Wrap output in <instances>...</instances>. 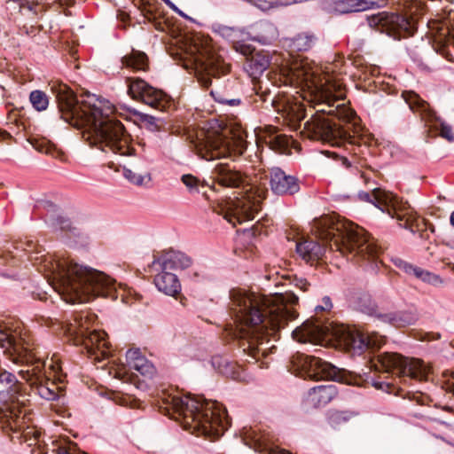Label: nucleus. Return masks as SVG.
Listing matches in <instances>:
<instances>
[{"instance_id": "obj_56", "label": "nucleus", "mask_w": 454, "mask_h": 454, "mask_svg": "<svg viewBox=\"0 0 454 454\" xmlns=\"http://www.w3.org/2000/svg\"><path fill=\"white\" fill-rule=\"evenodd\" d=\"M450 223L452 226H454V211L450 214Z\"/></svg>"}, {"instance_id": "obj_36", "label": "nucleus", "mask_w": 454, "mask_h": 454, "mask_svg": "<svg viewBox=\"0 0 454 454\" xmlns=\"http://www.w3.org/2000/svg\"><path fill=\"white\" fill-rule=\"evenodd\" d=\"M314 35L300 34L292 40V47L297 51H306L315 44Z\"/></svg>"}, {"instance_id": "obj_22", "label": "nucleus", "mask_w": 454, "mask_h": 454, "mask_svg": "<svg viewBox=\"0 0 454 454\" xmlns=\"http://www.w3.org/2000/svg\"><path fill=\"white\" fill-rule=\"evenodd\" d=\"M384 0H331V9L339 13L363 12L379 7Z\"/></svg>"}, {"instance_id": "obj_30", "label": "nucleus", "mask_w": 454, "mask_h": 454, "mask_svg": "<svg viewBox=\"0 0 454 454\" xmlns=\"http://www.w3.org/2000/svg\"><path fill=\"white\" fill-rule=\"evenodd\" d=\"M270 66V57L266 53L254 52L247 58L245 69L253 79L263 74Z\"/></svg>"}, {"instance_id": "obj_21", "label": "nucleus", "mask_w": 454, "mask_h": 454, "mask_svg": "<svg viewBox=\"0 0 454 454\" xmlns=\"http://www.w3.org/2000/svg\"><path fill=\"white\" fill-rule=\"evenodd\" d=\"M337 395L336 385L333 383L318 385L309 390L305 402L308 406L318 408L328 404Z\"/></svg>"}, {"instance_id": "obj_39", "label": "nucleus", "mask_w": 454, "mask_h": 454, "mask_svg": "<svg viewBox=\"0 0 454 454\" xmlns=\"http://www.w3.org/2000/svg\"><path fill=\"white\" fill-rule=\"evenodd\" d=\"M29 100L33 107L37 111H43L49 105V99L45 92L42 90H33L30 93Z\"/></svg>"}, {"instance_id": "obj_60", "label": "nucleus", "mask_w": 454, "mask_h": 454, "mask_svg": "<svg viewBox=\"0 0 454 454\" xmlns=\"http://www.w3.org/2000/svg\"><path fill=\"white\" fill-rule=\"evenodd\" d=\"M430 230H431V231H433V232L434 231V227H430Z\"/></svg>"}, {"instance_id": "obj_17", "label": "nucleus", "mask_w": 454, "mask_h": 454, "mask_svg": "<svg viewBox=\"0 0 454 454\" xmlns=\"http://www.w3.org/2000/svg\"><path fill=\"white\" fill-rule=\"evenodd\" d=\"M403 98L409 105L410 109L419 114L426 125L432 129L439 131V135L448 141H454L451 127L437 116L436 113L430 107L427 102L414 92H407L403 94Z\"/></svg>"}, {"instance_id": "obj_4", "label": "nucleus", "mask_w": 454, "mask_h": 454, "mask_svg": "<svg viewBox=\"0 0 454 454\" xmlns=\"http://www.w3.org/2000/svg\"><path fill=\"white\" fill-rule=\"evenodd\" d=\"M302 79L322 91L327 101L326 108L317 110L311 118L304 123L303 132L310 139L327 143L332 146L343 147L354 155L361 150L360 138L356 136L360 131L359 119L356 113L345 105L334 106V100L343 98L344 93L340 85L332 84L329 79L323 82L317 67H310L308 62L301 64ZM300 76V74H298Z\"/></svg>"}, {"instance_id": "obj_15", "label": "nucleus", "mask_w": 454, "mask_h": 454, "mask_svg": "<svg viewBox=\"0 0 454 454\" xmlns=\"http://www.w3.org/2000/svg\"><path fill=\"white\" fill-rule=\"evenodd\" d=\"M375 371L392 373L398 378L427 380L428 367L419 359L403 357L396 353H383L370 360Z\"/></svg>"}, {"instance_id": "obj_48", "label": "nucleus", "mask_w": 454, "mask_h": 454, "mask_svg": "<svg viewBox=\"0 0 454 454\" xmlns=\"http://www.w3.org/2000/svg\"><path fill=\"white\" fill-rule=\"evenodd\" d=\"M36 6L33 4H25L21 7V13L23 15L28 16L32 20L35 19L36 16Z\"/></svg>"}, {"instance_id": "obj_28", "label": "nucleus", "mask_w": 454, "mask_h": 454, "mask_svg": "<svg viewBox=\"0 0 454 454\" xmlns=\"http://www.w3.org/2000/svg\"><path fill=\"white\" fill-rule=\"evenodd\" d=\"M277 37V27L268 20H260L252 27L251 38L262 44H270Z\"/></svg>"}, {"instance_id": "obj_26", "label": "nucleus", "mask_w": 454, "mask_h": 454, "mask_svg": "<svg viewBox=\"0 0 454 454\" xmlns=\"http://www.w3.org/2000/svg\"><path fill=\"white\" fill-rule=\"evenodd\" d=\"M378 317L395 327H405L415 324L419 316L414 310H401L380 314Z\"/></svg>"}, {"instance_id": "obj_29", "label": "nucleus", "mask_w": 454, "mask_h": 454, "mask_svg": "<svg viewBox=\"0 0 454 454\" xmlns=\"http://www.w3.org/2000/svg\"><path fill=\"white\" fill-rule=\"evenodd\" d=\"M399 268L402 269L405 273L413 275L417 278L422 280L425 283L430 284L434 286H439L443 284V280L439 275L426 270L420 267L412 265L406 262H400Z\"/></svg>"}, {"instance_id": "obj_18", "label": "nucleus", "mask_w": 454, "mask_h": 454, "mask_svg": "<svg viewBox=\"0 0 454 454\" xmlns=\"http://www.w3.org/2000/svg\"><path fill=\"white\" fill-rule=\"evenodd\" d=\"M128 93L137 101L163 111L169 105V97L140 78H127Z\"/></svg>"}, {"instance_id": "obj_54", "label": "nucleus", "mask_w": 454, "mask_h": 454, "mask_svg": "<svg viewBox=\"0 0 454 454\" xmlns=\"http://www.w3.org/2000/svg\"><path fill=\"white\" fill-rule=\"evenodd\" d=\"M10 137H11V136H10V134H9V133H7L6 131H4V130H1V129H0V138H2V139H5V138Z\"/></svg>"}, {"instance_id": "obj_27", "label": "nucleus", "mask_w": 454, "mask_h": 454, "mask_svg": "<svg viewBox=\"0 0 454 454\" xmlns=\"http://www.w3.org/2000/svg\"><path fill=\"white\" fill-rule=\"evenodd\" d=\"M154 285L160 292L165 294L175 296L181 290V285L177 277L162 270V271L154 277Z\"/></svg>"}, {"instance_id": "obj_20", "label": "nucleus", "mask_w": 454, "mask_h": 454, "mask_svg": "<svg viewBox=\"0 0 454 454\" xmlns=\"http://www.w3.org/2000/svg\"><path fill=\"white\" fill-rule=\"evenodd\" d=\"M255 98L254 102L259 100L262 103L270 102V106L278 112H282L292 121H301L303 118L302 108L300 105H291L288 101H277L275 98H270V91L265 88L263 89L261 84L254 85Z\"/></svg>"}, {"instance_id": "obj_58", "label": "nucleus", "mask_w": 454, "mask_h": 454, "mask_svg": "<svg viewBox=\"0 0 454 454\" xmlns=\"http://www.w3.org/2000/svg\"><path fill=\"white\" fill-rule=\"evenodd\" d=\"M265 364H266V363L262 362V364L259 366L263 367Z\"/></svg>"}, {"instance_id": "obj_52", "label": "nucleus", "mask_w": 454, "mask_h": 454, "mask_svg": "<svg viewBox=\"0 0 454 454\" xmlns=\"http://www.w3.org/2000/svg\"><path fill=\"white\" fill-rule=\"evenodd\" d=\"M165 4L172 9L174 12L181 15L182 17H184L185 15L170 1V0H163Z\"/></svg>"}, {"instance_id": "obj_9", "label": "nucleus", "mask_w": 454, "mask_h": 454, "mask_svg": "<svg viewBox=\"0 0 454 454\" xmlns=\"http://www.w3.org/2000/svg\"><path fill=\"white\" fill-rule=\"evenodd\" d=\"M212 175L221 186L242 190L234 198H229L220 205L219 214L233 226L253 220L261 209L265 192L251 184L247 176L228 163L216 164Z\"/></svg>"}, {"instance_id": "obj_25", "label": "nucleus", "mask_w": 454, "mask_h": 454, "mask_svg": "<svg viewBox=\"0 0 454 454\" xmlns=\"http://www.w3.org/2000/svg\"><path fill=\"white\" fill-rule=\"evenodd\" d=\"M295 247L299 256L307 262H313L321 259L325 253L324 246L311 239L297 242Z\"/></svg>"}, {"instance_id": "obj_35", "label": "nucleus", "mask_w": 454, "mask_h": 454, "mask_svg": "<svg viewBox=\"0 0 454 454\" xmlns=\"http://www.w3.org/2000/svg\"><path fill=\"white\" fill-rule=\"evenodd\" d=\"M210 95L215 102L222 105L238 106L241 104L240 98L235 97V95L228 90L213 89L210 90Z\"/></svg>"}, {"instance_id": "obj_32", "label": "nucleus", "mask_w": 454, "mask_h": 454, "mask_svg": "<svg viewBox=\"0 0 454 454\" xmlns=\"http://www.w3.org/2000/svg\"><path fill=\"white\" fill-rule=\"evenodd\" d=\"M254 435H251L253 440V448L259 452H269L270 454H292L291 452L280 449L278 446H274L270 439L265 434H257L253 432Z\"/></svg>"}, {"instance_id": "obj_62", "label": "nucleus", "mask_w": 454, "mask_h": 454, "mask_svg": "<svg viewBox=\"0 0 454 454\" xmlns=\"http://www.w3.org/2000/svg\"><path fill=\"white\" fill-rule=\"evenodd\" d=\"M452 270L454 271V265L452 266Z\"/></svg>"}, {"instance_id": "obj_19", "label": "nucleus", "mask_w": 454, "mask_h": 454, "mask_svg": "<svg viewBox=\"0 0 454 454\" xmlns=\"http://www.w3.org/2000/svg\"><path fill=\"white\" fill-rule=\"evenodd\" d=\"M269 183L272 193L278 196H293L300 191L299 179L287 175L278 167L269 168Z\"/></svg>"}, {"instance_id": "obj_6", "label": "nucleus", "mask_w": 454, "mask_h": 454, "mask_svg": "<svg viewBox=\"0 0 454 454\" xmlns=\"http://www.w3.org/2000/svg\"><path fill=\"white\" fill-rule=\"evenodd\" d=\"M0 347L4 353L10 355L13 363L25 366L19 374L38 395L48 401L59 398L62 387L59 386L57 381L63 383V380L56 372L55 379L51 380L45 371L46 361L38 355L37 349L26 334L0 325Z\"/></svg>"}, {"instance_id": "obj_8", "label": "nucleus", "mask_w": 454, "mask_h": 454, "mask_svg": "<svg viewBox=\"0 0 454 454\" xmlns=\"http://www.w3.org/2000/svg\"><path fill=\"white\" fill-rule=\"evenodd\" d=\"M317 236L333 251L350 260L374 259L380 247L362 227L344 219L325 216L315 221Z\"/></svg>"}, {"instance_id": "obj_59", "label": "nucleus", "mask_w": 454, "mask_h": 454, "mask_svg": "<svg viewBox=\"0 0 454 454\" xmlns=\"http://www.w3.org/2000/svg\"><path fill=\"white\" fill-rule=\"evenodd\" d=\"M451 248H454V243L449 245Z\"/></svg>"}, {"instance_id": "obj_50", "label": "nucleus", "mask_w": 454, "mask_h": 454, "mask_svg": "<svg viewBox=\"0 0 454 454\" xmlns=\"http://www.w3.org/2000/svg\"><path fill=\"white\" fill-rule=\"evenodd\" d=\"M294 286L300 290L306 292L309 290L310 284L305 278H295Z\"/></svg>"}, {"instance_id": "obj_23", "label": "nucleus", "mask_w": 454, "mask_h": 454, "mask_svg": "<svg viewBox=\"0 0 454 454\" xmlns=\"http://www.w3.org/2000/svg\"><path fill=\"white\" fill-rule=\"evenodd\" d=\"M127 364L130 370H134L144 377L151 378L155 368L153 364L142 355L140 349L130 348L126 352Z\"/></svg>"}, {"instance_id": "obj_47", "label": "nucleus", "mask_w": 454, "mask_h": 454, "mask_svg": "<svg viewBox=\"0 0 454 454\" xmlns=\"http://www.w3.org/2000/svg\"><path fill=\"white\" fill-rule=\"evenodd\" d=\"M35 148L47 154H53L56 152V148L48 142H42L38 145H35Z\"/></svg>"}, {"instance_id": "obj_10", "label": "nucleus", "mask_w": 454, "mask_h": 454, "mask_svg": "<svg viewBox=\"0 0 454 454\" xmlns=\"http://www.w3.org/2000/svg\"><path fill=\"white\" fill-rule=\"evenodd\" d=\"M327 334L335 338L339 346L353 356L362 355L367 349L379 348L384 339L378 333L364 334L360 330L344 325H323L317 321L309 319L296 327L292 336L301 343H321Z\"/></svg>"}, {"instance_id": "obj_34", "label": "nucleus", "mask_w": 454, "mask_h": 454, "mask_svg": "<svg viewBox=\"0 0 454 454\" xmlns=\"http://www.w3.org/2000/svg\"><path fill=\"white\" fill-rule=\"evenodd\" d=\"M213 31L232 43V46L246 37L245 32L235 27H229L223 24H215Z\"/></svg>"}, {"instance_id": "obj_61", "label": "nucleus", "mask_w": 454, "mask_h": 454, "mask_svg": "<svg viewBox=\"0 0 454 454\" xmlns=\"http://www.w3.org/2000/svg\"><path fill=\"white\" fill-rule=\"evenodd\" d=\"M39 299L43 300V299H45V297L44 296L43 297V296H39Z\"/></svg>"}, {"instance_id": "obj_55", "label": "nucleus", "mask_w": 454, "mask_h": 454, "mask_svg": "<svg viewBox=\"0 0 454 454\" xmlns=\"http://www.w3.org/2000/svg\"><path fill=\"white\" fill-rule=\"evenodd\" d=\"M302 0H286L284 2L285 4H295V3H298V2H301Z\"/></svg>"}, {"instance_id": "obj_3", "label": "nucleus", "mask_w": 454, "mask_h": 454, "mask_svg": "<svg viewBox=\"0 0 454 454\" xmlns=\"http://www.w3.org/2000/svg\"><path fill=\"white\" fill-rule=\"evenodd\" d=\"M61 118L77 129L90 146L123 156L134 155L130 137L123 124L114 114L115 108L107 99L95 94L77 98L66 84L52 86Z\"/></svg>"}, {"instance_id": "obj_49", "label": "nucleus", "mask_w": 454, "mask_h": 454, "mask_svg": "<svg viewBox=\"0 0 454 454\" xmlns=\"http://www.w3.org/2000/svg\"><path fill=\"white\" fill-rule=\"evenodd\" d=\"M278 148H284L287 145V137L286 136L278 135L275 136L270 142Z\"/></svg>"}, {"instance_id": "obj_24", "label": "nucleus", "mask_w": 454, "mask_h": 454, "mask_svg": "<svg viewBox=\"0 0 454 454\" xmlns=\"http://www.w3.org/2000/svg\"><path fill=\"white\" fill-rule=\"evenodd\" d=\"M156 262L160 264L162 270H185L192 265V261L191 257L180 251L170 250L153 261V264Z\"/></svg>"}, {"instance_id": "obj_14", "label": "nucleus", "mask_w": 454, "mask_h": 454, "mask_svg": "<svg viewBox=\"0 0 454 454\" xmlns=\"http://www.w3.org/2000/svg\"><path fill=\"white\" fill-rule=\"evenodd\" d=\"M358 198L363 201L373 204L382 212H387L392 218H396L401 227L414 232L412 227L417 218L413 209L396 195L380 188H375L372 193L360 192Z\"/></svg>"}, {"instance_id": "obj_2", "label": "nucleus", "mask_w": 454, "mask_h": 454, "mask_svg": "<svg viewBox=\"0 0 454 454\" xmlns=\"http://www.w3.org/2000/svg\"><path fill=\"white\" fill-rule=\"evenodd\" d=\"M15 252L7 251L2 257L3 263L18 267L26 255L27 259L42 272L51 287L68 303L87 302L95 296L116 299L115 281L102 271L59 259L51 254H42L41 248L33 239L20 240Z\"/></svg>"}, {"instance_id": "obj_12", "label": "nucleus", "mask_w": 454, "mask_h": 454, "mask_svg": "<svg viewBox=\"0 0 454 454\" xmlns=\"http://www.w3.org/2000/svg\"><path fill=\"white\" fill-rule=\"evenodd\" d=\"M212 40L204 35H195L187 51L196 65L198 82L204 88H208L212 76L227 74L231 66L218 55L211 43Z\"/></svg>"}, {"instance_id": "obj_37", "label": "nucleus", "mask_w": 454, "mask_h": 454, "mask_svg": "<svg viewBox=\"0 0 454 454\" xmlns=\"http://www.w3.org/2000/svg\"><path fill=\"white\" fill-rule=\"evenodd\" d=\"M212 365L222 374L234 377V364L220 356L212 357Z\"/></svg>"}, {"instance_id": "obj_38", "label": "nucleus", "mask_w": 454, "mask_h": 454, "mask_svg": "<svg viewBox=\"0 0 454 454\" xmlns=\"http://www.w3.org/2000/svg\"><path fill=\"white\" fill-rule=\"evenodd\" d=\"M181 181L192 194L201 192V189L206 185L204 182L191 174L183 175Z\"/></svg>"}, {"instance_id": "obj_11", "label": "nucleus", "mask_w": 454, "mask_h": 454, "mask_svg": "<svg viewBox=\"0 0 454 454\" xmlns=\"http://www.w3.org/2000/svg\"><path fill=\"white\" fill-rule=\"evenodd\" d=\"M96 318V315L90 312H75L72 315V319L64 323L62 327L67 334L74 338L75 345L84 347L90 358L96 363H101L109 358L111 349L104 331H90Z\"/></svg>"}, {"instance_id": "obj_5", "label": "nucleus", "mask_w": 454, "mask_h": 454, "mask_svg": "<svg viewBox=\"0 0 454 454\" xmlns=\"http://www.w3.org/2000/svg\"><path fill=\"white\" fill-rule=\"evenodd\" d=\"M20 385L15 375L0 371V424L4 431L8 434L12 441H18L27 444V447H36L38 454H48L49 451L56 454H73L75 444L66 439L51 441L48 446L42 440L41 430L35 427H24L25 413L22 410L24 398L20 393Z\"/></svg>"}, {"instance_id": "obj_45", "label": "nucleus", "mask_w": 454, "mask_h": 454, "mask_svg": "<svg viewBox=\"0 0 454 454\" xmlns=\"http://www.w3.org/2000/svg\"><path fill=\"white\" fill-rule=\"evenodd\" d=\"M54 227L59 228L60 230H69L71 226V223L68 219L63 216H58L56 219L52 220L51 223Z\"/></svg>"}, {"instance_id": "obj_46", "label": "nucleus", "mask_w": 454, "mask_h": 454, "mask_svg": "<svg viewBox=\"0 0 454 454\" xmlns=\"http://www.w3.org/2000/svg\"><path fill=\"white\" fill-rule=\"evenodd\" d=\"M333 308L332 300L329 296H325L322 299L321 304L316 306V312L318 311H330Z\"/></svg>"}, {"instance_id": "obj_43", "label": "nucleus", "mask_w": 454, "mask_h": 454, "mask_svg": "<svg viewBox=\"0 0 454 454\" xmlns=\"http://www.w3.org/2000/svg\"><path fill=\"white\" fill-rule=\"evenodd\" d=\"M233 49L239 52L240 54L248 58V56H252L254 51V48H253L250 44L245 43V38L243 40H239V43L233 45Z\"/></svg>"}, {"instance_id": "obj_33", "label": "nucleus", "mask_w": 454, "mask_h": 454, "mask_svg": "<svg viewBox=\"0 0 454 454\" xmlns=\"http://www.w3.org/2000/svg\"><path fill=\"white\" fill-rule=\"evenodd\" d=\"M122 66L133 70H146L148 59L145 53L134 49L121 58Z\"/></svg>"}, {"instance_id": "obj_40", "label": "nucleus", "mask_w": 454, "mask_h": 454, "mask_svg": "<svg viewBox=\"0 0 454 454\" xmlns=\"http://www.w3.org/2000/svg\"><path fill=\"white\" fill-rule=\"evenodd\" d=\"M135 5H137L143 14L147 17L148 19H151L154 17V14L156 13L158 10V0H133Z\"/></svg>"}, {"instance_id": "obj_13", "label": "nucleus", "mask_w": 454, "mask_h": 454, "mask_svg": "<svg viewBox=\"0 0 454 454\" xmlns=\"http://www.w3.org/2000/svg\"><path fill=\"white\" fill-rule=\"evenodd\" d=\"M194 149L199 156L207 160H220L243 154L247 142L240 136L229 137L225 132L212 130L197 136Z\"/></svg>"}, {"instance_id": "obj_31", "label": "nucleus", "mask_w": 454, "mask_h": 454, "mask_svg": "<svg viewBox=\"0 0 454 454\" xmlns=\"http://www.w3.org/2000/svg\"><path fill=\"white\" fill-rule=\"evenodd\" d=\"M377 20V24H380L382 27H391L393 29H401L412 34L411 23L407 18L401 15L381 12L378 14Z\"/></svg>"}, {"instance_id": "obj_16", "label": "nucleus", "mask_w": 454, "mask_h": 454, "mask_svg": "<svg viewBox=\"0 0 454 454\" xmlns=\"http://www.w3.org/2000/svg\"><path fill=\"white\" fill-rule=\"evenodd\" d=\"M291 362L294 367H295V371H298L300 374L305 377L314 380L327 378L350 384V381L346 378L344 371L319 357L297 353L292 356Z\"/></svg>"}, {"instance_id": "obj_44", "label": "nucleus", "mask_w": 454, "mask_h": 454, "mask_svg": "<svg viewBox=\"0 0 454 454\" xmlns=\"http://www.w3.org/2000/svg\"><path fill=\"white\" fill-rule=\"evenodd\" d=\"M123 175L126 179L135 184H142L144 182V177L141 175L134 173L132 170L124 168Z\"/></svg>"}, {"instance_id": "obj_51", "label": "nucleus", "mask_w": 454, "mask_h": 454, "mask_svg": "<svg viewBox=\"0 0 454 454\" xmlns=\"http://www.w3.org/2000/svg\"><path fill=\"white\" fill-rule=\"evenodd\" d=\"M393 385V383H390V382H386V381H373L372 382V386L377 388V389H381V390H384V391H389L391 386Z\"/></svg>"}, {"instance_id": "obj_41", "label": "nucleus", "mask_w": 454, "mask_h": 454, "mask_svg": "<svg viewBox=\"0 0 454 454\" xmlns=\"http://www.w3.org/2000/svg\"><path fill=\"white\" fill-rule=\"evenodd\" d=\"M356 307L359 310L368 315H372L376 310L375 304L368 294H363L357 298Z\"/></svg>"}, {"instance_id": "obj_42", "label": "nucleus", "mask_w": 454, "mask_h": 454, "mask_svg": "<svg viewBox=\"0 0 454 454\" xmlns=\"http://www.w3.org/2000/svg\"><path fill=\"white\" fill-rule=\"evenodd\" d=\"M348 420V415L345 411H333L329 416V422L333 427H336L341 423Z\"/></svg>"}, {"instance_id": "obj_7", "label": "nucleus", "mask_w": 454, "mask_h": 454, "mask_svg": "<svg viewBox=\"0 0 454 454\" xmlns=\"http://www.w3.org/2000/svg\"><path fill=\"white\" fill-rule=\"evenodd\" d=\"M165 410L182 419L184 427L209 438H218L230 426L226 409L216 401L191 395H168L163 398Z\"/></svg>"}, {"instance_id": "obj_1", "label": "nucleus", "mask_w": 454, "mask_h": 454, "mask_svg": "<svg viewBox=\"0 0 454 454\" xmlns=\"http://www.w3.org/2000/svg\"><path fill=\"white\" fill-rule=\"evenodd\" d=\"M230 299L233 325H227L225 331L239 340L243 353L252 359H247L248 363H259L269 352L272 353L276 347L270 343V337L298 317L294 306L299 298L293 292L266 296L232 289Z\"/></svg>"}, {"instance_id": "obj_57", "label": "nucleus", "mask_w": 454, "mask_h": 454, "mask_svg": "<svg viewBox=\"0 0 454 454\" xmlns=\"http://www.w3.org/2000/svg\"><path fill=\"white\" fill-rule=\"evenodd\" d=\"M343 160H344V164L348 167L349 163L348 162V160L346 158H343Z\"/></svg>"}, {"instance_id": "obj_53", "label": "nucleus", "mask_w": 454, "mask_h": 454, "mask_svg": "<svg viewBox=\"0 0 454 454\" xmlns=\"http://www.w3.org/2000/svg\"><path fill=\"white\" fill-rule=\"evenodd\" d=\"M145 120H146V121H147V122H148L149 124H151V125H154V124H155V122H156V121H157V119H156L155 117H153V116H150V115H145Z\"/></svg>"}]
</instances>
